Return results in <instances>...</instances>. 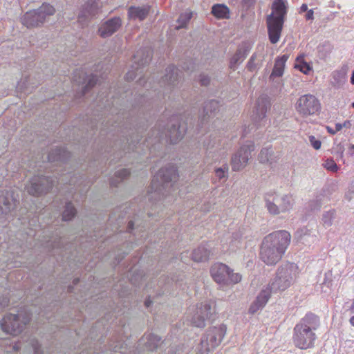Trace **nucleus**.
<instances>
[{
    "instance_id": "obj_1",
    "label": "nucleus",
    "mask_w": 354,
    "mask_h": 354,
    "mask_svg": "<svg viewBox=\"0 0 354 354\" xmlns=\"http://www.w3.org/2000/svg\"><path fill=\"white\" fill-rule=\"evenodd\" d=\"M151 102L142 96L140 101L136 104L132 110L129 113H117L116 119L114 123L117 124L120 129L121 136L123 138L124 149L129 153L134 151L136 145L142 138V133L145 130V124L142 122H138L140 115H145L148 106H150Z\"/></svg>"
},
{
    "instance_id": "obj_2",
    "label": "nucleus",
    "mask_w": 354,
    "mask_h": 354,
    "mask_svg": "<svg viewBox=\"0 0 354 354\" xmlns=\"http://www.w3.org/2000/svg\"><path fill=\"white\" fill-rule=\"evenodd\" d=\"M290 238V234L286 230L276 231L266 236L261 248L262 261L268 265L276 264L285 253Z\"/></svg>"
},
{
    "instance_id": "obj_3",
    "label": "nucleus",
    "mask_w": 354,
    "mask_h": 354,
    "mask_svg": "<svg viewBox=\"0 0 354 354\" xmlns=\"http://www.w3.org/2000/svg\"><path fill=\"white\" fill-rule=\"evenodd\" d=\"M186 130V125L180 122L178 115H172L167 125L160 122L158 129L151 130L146 140L147 145H155L163 138H169L171 144H175L183 138Z\"/></svg>"
},
{
    "instance_id": "obj_4",
    "label": "nucleus",
    "mask_w": 354,
    "mask_h": 354,
    "mask_svg": "<svg viewBox=\"0 0 354 354\" xmlns=\"http://www.w3.org/2000/svg\"><path fill=\"white\" fill-rule=\"evenodd\" d=\"M177 177V169L174 165H169L161 168L153 177L149 194H154L157 200L171 194L175 190Z\"/></svg>"
},
{
    "instance_id": "obj_5",
    "label": "nucleus",
    "mask_w": 354,
    "mask_h": 354,
    "mask_svg": "<svg viewBox=\"0 0 354 354\" xmlns=\"http://www.w3.org/2000/svg\"><path fill=\"white\" fill-rule=\"evenodd\" d=\"M319 324V317L314 314H307L294 328L293 342L301 349H306L313 346L316 339L314 330Z\"/></svg>"
},
{
    "instance_id": "obj_6",
    "label": "nucleus",
    "mask_w": 354,
    "mask_h": 354,
    "mask_svg": "<svg viewBox=\"0 0 354 354\" xmlns=\"http://www.w3.org/2000/svg\"><path fill=\"white\" fill-rule=\"evenodd\" d=\"M287 4L286 0H274L272 12L267 17L268 35L272 44H276L279 39L287 13Z\"/></svg>"
},
{
    "instance_id": "obj_7",
    "label": "nucleus",
    "mask_w": 354,
    "mask_h": 354,
    "mask_svg": "<svg viewBox=\"0 0 354 354\" xmlns=\"http://www.w3.org/2000/svg\"><path fill=\"white\" fill-rule=\"evenodd\" d=\"M297 267L295 263H287L278 268L277 274L272 282L265 289L272 293L283 291L287 289L296 276Z\"/></svg>"
},
{
    "instance_id": "obj_8",
    "label": "nucleus",
    "mask_w": 354,
    "mask_h": 354,
    "mask_svg": "<svg viewBox=\"0 0 354 354\" xmlns=\"http://www.w3.org/2000/svg\"><path fill=\"white\" fill-rule=\"evenodd\" d=\"M30 320L31 314L29 312H25L24 314L21 313L17 315L9 313L6 315L0 322V328L3 332L15 336L23 331Z\"/></svg>"
},
{
    "instance_id": "obj_9",
    "label": "nucleus",
    "mask_w": 354,
    "mask_h": 354,
    "mask_svg": "<svg viewBox=\"0 0 354 354\" xmlns=\"http://www.w3.org/2000/svg\"><path fill=\"white\" fill-rule=\"evenodd\" d=\"M226 333V326L224 324L209 328L201 337V343L198 347V354H207L218 346Z\"/></svg>"
},
{
    "instance_id": "obj_10",
    "label": "nucleus",
    "mask_w": 354,
    "mask_h": 354,
    "mask_svg": "<svg viewBox=\"0 0 354 354\" xmlns=\"http://www.w3.org/2000/svg\"><path fill=\"white\" fill-rule=\"evenodd\" d=\"M211 276L214 281L224 288L231 284H236L241 281V275L234 273L227 265L221 263H214L210 270Z\"/></svg>"
},
{
    "instance_id": "obj_11",
    "label": "nucleus",
    "mask_w": 354,
    "mask_h": 354,
    "mask_svg": "<svg viewBox=\"0 0 354 354\" xmlns=\"http://www.w3.org/2000/svg\"><path fill=\"white\" fill-rule=\"evenodd\" d=\"M55 8L48 3H43L37 10L27 12L23 17L22 24L28 28L39 26L43 24L50 16L55 14Z\"/></svg>"
},
{
    "instance_id": "obj_12",
    "label": "nucleus",
    "mask_w": 354,
    "mask_h": 354,
    "mask_svg": "<svg viewBox=\"0 0 354 354\" xmlns=\"http://www.w3.org/2000/svg\"><path fill=\"white\" fill-rule=\"evenodd\" d=\"M151 57L152 50L149 48L145 47L138 50L133 55L131 69L125 75L126 80L133 81L142 74L143 68L149 63Z\"/></svg>"
},
{
    "instance_id": "obj_13",
    "label": "nucleus",
    "mask_w": 354,
    "mask_h": 354,
    "mask_svg": "<svg viewBox=\"0 0 354 354\" xmlns=\"http://www.w3.org/2000/svg\"><path fill=\"white\" fill-rule=\"evenodd\" d=\"M266 206L270 214L277 215L290 210L292 206V197L287 194H267Z\"/></svg>"
},
{
    "instance_id": "obj_14",
    "label": "nucleus",
    "mask_w": 354,
    "mask_h": 354,
    "mask_svg": "<svg viewBox=\"0 0 354 354\" xmlns=\"http://www.w3.org/2000/svg\"><path fill=\"white\" fill-rule=\"evenodd\" d=\"M58 180L48 176H34L26 188L29 194L39 196L46 194Z\"/></svg>"
},
{
    "instance_id": "obj_15",
    "label": "nucleus",
    "mask_w": 354,
    "mask_h": 354,
    "mask_svg": "<svg viewBox=\"0 0 354 354\" xmlns=\"http://www.w3.org/2000/svg\"><path fill=\"white\" fill-rule=\"evenodd\" d=\"M295 107L299 114L306 117L317 113L320 109V103L314 95L307 94L298 99Z\"/></svg>"
},
{
    "instance_id": "obj_16",
    "label": "nucleus",
    "mask_w": 354,
    "mask_h": 354,
    "mask_svg": "<svg viewBox=\"0 0 354 354\" xmlns=\"http://www.w3.org/2000/svg\"><path fill=\"white\" fill-rule=\"evenodd\" d=\"M214 307V303L211 301L201 303L191 319L192 324L198 328L204 327L205 321L210 319L215 313Z\"/></svg>"
},
{
    "instance_id": "obj_17",
    "label": "nucleus",
    "mask_w": 354,
    "mask_h": 354,
    "mask_svg": "<svg viewBox=\"0 0 354 354\" xmlns=\"http://www.w3.org/2000/svg\"><path fill=\"white\" fill-rule=\"evenodd\" d=\"M254 150V145L252 142L243 145L232 157L231 165L232 170L237 171L243 169L251 158V152Z\"/></svg>"
},
{
    "instance_id": "obj_18",
    "label": "nucleus",
    "mask_w": 354,
    "mask_h": 354,
    "mask_svg": "<svg viewBox=\"0 0 354 354\" xmlns=\"http://www.w3.org/2000/svg\"><path fill=\"white\" fill-rule=\"evenodd\" d=\"M100 12V7L97 0H87L78 15V21L84 26L91 18L95 17Z\"/></svg>"
},
{
    "instance_id": "obj_19",
    "label": "nucleus",
    "mask_w": 354,
    "mask_h": 354,
    "mask_svg": "<svg viewBox=\"0 0 354 354\" xmlns=\"http://www.w3.org/2000/svg\"><path fill=\"white\" fill-rule=\"evenodd\" d=\"M73 81L78 84H85L82 88L81 97L86 95L90 89H91L99 81L97 75L91 74L90 75H86L82 71H75L73 76Z\"/></svg>"
},
{
    "instance_id": "obj_20",
    "label": "nucleus",
    "mask_w": 354,
    "mask_h": 354,
    "mask_svg": "<svg viewBox=\"0 0 354 354\" xmlns=\"http://www.w3.org/2000/svg\"><path fill=\"white\" fill-rule=\"evenodd\" d=\"M104 122L105 120H103L102 122V127L100 128V133L104 135V133H106L107 134H110L113 136L115 135L117 136V138L115 139L114 145L113 146V148H115L113 149V151H115V149H122L124 152L129 153L127 150L124 149V144L122 145L123 138L121 136V133L120 131V129L117 127V124H115L114 121L111 124L110 120L106 121L105 124H104Z\"/></svg>"
},
{
    "instance_id": "obj_21",
    "label": "nucleus",
    "mask_w": 354,
    "mask_h": 354,
    "mask_svg": "<svg viewBox=\"0 0 354 354\" xmlns=\"http://www.w3.org/2000/svg\"><path fill=\"white\" fill-rule=\"evenodd\" d=\"M288 59V56L287 55L278 57L275 60L274 68L269 77L270 82L277 88L281 87L283 84L281 77L283 75L285 64Z\"/></svg>"
},
{
    "instance_id": "obj_22",
    "label": "nucleus",
    "mask_w": 354,
    "mask_h": 354,
    "mask_svg": "<svg viewBox=\"0 0 354 354\" xmlns=\"http://www.w3.org/2000/svg\"><path fill=\"white\" fill-rule=\"evenodd\" d=\"M122 21L119 17H114L104 21H102L98 34L103 38H106L116 32L122 26Z\"/></svg>"
},
{
    "instance_id": "obj_23",
    "label": "nucleus",
    "mask_w": 354,
    "mask_h": 354,
    "mask_svg": "<svg viewBox=\"0 0 354 354\" xmlns=\"http://www.w3.org/2000/svg\"><path fill=\"white\" fill-rule=\"evenodd\" d=\"M19 204V201L8 192L0 194V216L11 213Z\"/></svg>"
},
{
    "instance_id": "obj_24",
    "label": "nucleus",
    "mask_w": 354,
    "mask_h": 354,
    "mask_svg": "<svg viewBox=\"0 0 354 354\" xmlns=\"http://www.w3.org/2000/svg\"><path fill=\"white\" fill-rule=\"evenodd\" d=\"M219 106L218 101L215 100H210L205 102L203 108V115L199 118L200 123L198 124V129L202 128L210 118H213L216 115L217 111H218Z\"/></svg>"
},
{
    "instance_id": "obj_25",
    "label": "nucleus",
    "mask_w": 354,
    "mask_h": 354,
    "mask_svg": "<svg viewBox=\"0 0 354 354\" xmlns=\"http://www.w3.org/2000/svg\"><path fill=\"white\" fill-rule=\"evenodd\" d=\"M71 158V153L64 148H55L52 149L46 158L50 162H62L67 165Z\"/></svg>"
},
{
    "instance_id": "obj_26",
    "label": "nucleus",
    "mask_w": 354,
    "mask_h": 354,
    "mask_svg": "<svg viewBox=\"0 0 354 354\" xmlns=\"http://www.w3.org/2000/svg\"><path fill=\"white\" fill-rule=\"evenodd\" d=\"M280 158L279 152H274L271 146L263 147L259 154L258 160L261 163L272 165Z\"/></svg>"
},
{
    "instance_id": "obj_27",
    "label": "nucleus",
    "mask_w": 354,
    "mask_h": 354,
    "mask_svg": "<svg viewBox=\"0 0 354 354\" xmlns=\"http://www.w3.org/2000/svg\"><path fill=\"white\" fill-rule=\"evenodd\" d=\"M180 73L181 72L174 65H169L165 70V74L162 77V81L165 84L174 86L178 83L181 77Z\"/></svg>"
},
{
    "instance_id": "obj_28",
    "label": "nucleus",
    "mask_w": 354,
    "mask_h": 354,
    "mask_svg": "<svg viewBox=\"0 0 354 354\" xmlns=\"http://www.w3.org/2000/svg\"><path fill=\"white\" fill-rule=\"evenodd\" d=\"M150 12V6H130L128 9V18L130 20L143 21Z\"/></svg>"
},
{
    "instance_id": "obj_29",
    "label": "nucleus",
    "mask_w": 354,
    "mask_h": 354,
    "mask_svg": "<svg viewBox=\"0 0 354 354\" xmlns=\"http://www.w3.org/2000/svg\"><path fill=\"white\" fill-rule=\"evenodd\" d=\"M270 107V103L268 97H261L256 102L254 111V120H261L266 115L268 110Z\"/></svg>"
},
{
    "instance_id": "obj_30",
    "label": "nucleus",
    "mask_w": 354,
    "mask_h": 354,
    "mask_svg": "<svg viewBox=\"0 0 354 354\" xmlns=\"http://www.w3.org/2000/svg\"><path fill=\"white\" fill-rule=\"evenodd\" d=\"M270 292L268 290H262L257 299L252 302L250 308L249 313L254 314L259 310H261L268 301L270 297Z\"/></svg>"
},
{
    "instance_id": "obj_31",
    "label": "nucleus",
    "mask_w": 354,
    "mask_h": 354,
    "mask_svg": "<svg viewBox=\"0 0 354 354\" xmlns=\"http://www.w3.org/2000/svg\"><path fill=\"white\" fill-rule=\"evenodd\" d=\"M249 49L245 46H239L230 62V67L235 71L237 66L246 58Z\"/></svg>"
},
{
    "instance_id": "obj_32",
    "label": "nucleus",
    "mask_w": 354,
    "mask_h": 354,
    "mask_svg": "<svg viewBox=\"0 0 354 354\" xmlns=\"http://www.w3.org/2000/svg\"><path fill=\"white\" fill-rule=\"evenodd\" d=\"M295 239L297 241L307 245L313 242L315 240V236L312 234L310 230L308 229L306 227H303L296 231Z\"/></svg>"
},
{
    "instance_id": "obj_33",
    "label": "nucleus",
    "mask_w": 354,
    "mask_h": 354,
    "mask_svg": "<svg viewBox=\"0 0 354 354\" xmlns=\"http://www.w3.org/2000/svg\"><path fill=\"white\" fill-rule=\"evenodd\" d=\"M161 338L153 333L146 334L140 340V342L144 344L146 348L149 351H153L156 349L164 342L160 344Z\"/></svg>"
},
{
    "instance_id": "obj_34",
    "label": "nucleus",
    "mask_w": 354,
    "mask_h": 354,
    "mask_svg": "<svg viewBox=\"0 0 354 354\" xmlns=\"http://www.w3.org/2000/svg\"><path fill=\"white\" fill-rule=\"evenodd\" d=\"M110 94L111 93H106V94L105 92L100 93L97 97L96 100L100 109L110 108L111 113H113L117 110V109L115 108L114 101L110 102Z\"/></svg>"
},
{
    "instance_id": "obj_35",
    "label": "nucleus",
    "mask_w": 354,
    "mask_h": 354,
    "mask_svg": "<svg viewBox=\"0 0 354 354\" xmlns=\"http://www.w3.org/2000/svg\"><path fill=\"white\" fill-rule=\"evenodd\" d=\"M347 69L342 67L340 70L335 71L332 73L331 84L335 88L341 87L346 82Z\"/></svg>"
},
{
    "instance_id": "obj_36",
    "label": "nucleus",
    "mask_w": 354,
    "mask_h": 354,
    "mask_svg": "<svg viewBox=\"0 0 354 354\" xmlns=\"http://www.w3.org/2000/svg\"><path fill=\"white\" fill-rule=\"evenodd\" d=\"M212 255L210 250L205 245H201L192 252V259L194 261L202 262L207 261Z\"/></svg>"
},
{
    "instance_id": "obj_37",
    "label": "nucleus",
    "mask_w": 354,
    "mask_h": 354,
    "mask_svg": "<svg viewBox=\"0 0 354 354\" xmlns=\"http://www.w3.org/2000/svg\"><path fill=\"white\" fill-rule=\"evenodd\" d=\"M212 14L218 19L230 18V10L224 4H216L212 8Z\"/></svg>"
},
{
    "instance_id": "obj_38",
    "label": "nucleus",
    "mask_w": 354,
    "mask_h": 354,
    "mask_svg": "<svg viewBox=\"0 0 354 354\" xmlns=\"http://www.w3.org/2000/svg\"><path fill=\"white\" fill-rule=\"evenodd\" d=\"M130 175V171L127 169H122L115 173V175L110 180V185L112 187H117L118 184Z\"/></svg>"
},
{
    "instance_id": "obj_39",
    "label": "nucleus",
    "mask_w": 354,
    "mask_h": 354,
    "mask_svg": "<svg viewBox=\"0 0 354 354\" xmlns=\"http://www.w3.org/2000/svg\"><path fill=\"white\" fill-rule=\"evenodd\" d=\"M64 208V209L62 212L63 221H70L76 215V209L71 202L65 201Z\"/></svg>"
},
{
    "instance_id": "obj_40",
    "label": "nucleus",
    "mask_w": 354,
    "mask_h": 354,
    "mask_svg": "<svg viewBox=\"0 0 354 354\" xmlns=\"http://www.w3.org/2000/svg\"><path fill=\"white\" fill-rule=\"evenodd\" d=\"M192 17V12L189 11H186L180 15L178 19H177V23L178 24L176 26V29L179 30L180 28H186L188 22Z\"/></svg>"
},
{
    "instance_id": "obj_41",
    "label": "nucleus",
    "mask_w": 354,
    "mask_h": 354,
    "mask_svg": "<svg viewBox=\"0 0 354 354\" xmlns=\"http://www.w3.org/2000/svg\"><path fill=\"white\" fill-rule=\"evenodd\" d=\"M295 67L304 74H308L312 69L310 65L304 59V57L297 58Z\"/></svg>"
},
{
    "instance_id": "obj_42",
    "label": "nucleus",
    "mask_w": 354,
    "mask_h": 354,
    "mask_svg": "<svg viewBox=\"0 0 354 354\" xmlns=\"http://www.w3.org/2000/svg\"><path fill=\"white\" fill-rule=\"evenodd\" d=\"M335 218V211L334 210H330L328 212H326L322 215V222L323 225L325 227H330L332 225L333 220Z\"/></svg>"
},
{
    "instance_id": "obj_43",
    "label": "nucleus",
    "mask_w": 354,
    "mask_h": 354,
    "mask_svg": "<svg viewBox=\"0 0 354 354\" xmlns=\"http://www.w3.org/2000/svg\"><path fill=\"white\" fill-rule=\"evenodd\" d=\"M332 50V46L329 43H324L318 46V52L322 58L326 57Z\"/></svg>"
},
{
    "instance_id": "obj_44",
    "label": "nucleus",
    "mask_w": 354,
    "mask_h": 354,
    "mask_svg": "<svg viewBox=\"0 0 354 354\" xmlns=\"http://www.w3.org/2000/svg\"><path fill=\"white\" fill-rule=\"evenodd\" d=\"M322 207V198L320 196H317L316 198L309 201L308 204V208L310 211L319 210Z\"/></svg>"
},
{
    "instance_id": "obj_45",
    "label": "nucleus",
    "mask_w": 354,
    "mask_h": 354,
    "mask_svg": "<svg viewBox=\"0 0 354 354\" xmlns=\"http://www.w3.org/2000/svg\"><path fill=\"white\" fill-rule=\"evenodd\" d=\"M228 166L227 165H223L222 167H219L215 170L216 177L221 180L227 177Z\"/></svg>"
},
{
    "instance_id": "obj_46",
    "label": "nucleus",
    "mask_w": 354,
    "mask_h": 354,
    "mask_svg": "<svg viewBox=\"0 0 354 354\" xmlns=\"http://www.w3.org/2000/svg\"><path fill=\"white\" fill-rule=\"evenodd\" d=\"M204 145L206 147L207 150L209 151V153H211V150L215 149V151L217 150L220 145L216 141L215 138L209 140L207 142H205Z\"/></svg>"
},
{
    "instance_id": "obj_47",
    "label": "nucleus",
    "mask_w": 354,
    "mask_h": 354,
    "mask_svg": "<svg viewBox=\"0 0 354 354\" xmlns=\"http://www.w3.org/2000/svg\"><path fill=\"white\" fill-rule=\"evenodd\" d=\"M324 167L331 171H337L338 167L333 160H327L324 165Z\"/></svg>"
},
{
    "instance_id": "obj_48",
    "label": "nucleus",
    "mask_w": 354,
    "mask_h": 354,
    "mask_svg": "<svg viewBox=\"0 0 354 354\" xmlns=\"http://www.w3.org/2000/svg\"><path fill=\"white\" fill-rule=\"evenodd\" d=\"M309 142H310V145H312V147L315 149L317 150V149H320L322 142L319 140L317 139L315 136H309Z\"/></svg>"
},
{
    "instance_id": "obj_49",
    "label": "nucleus",
    "mask_w": 354,
    "mask_h": 354,
    "mask_svg": "<svg viewBox=\"0 0 354 354\" xmlns=\"http://www.w3.org/2000/svg\"><path fill=\"white\" fill-rule=\"evenodd\" d=\"M255 61V55H252V57L250 58L248 64H247V68L250 71H254L257 68L256 64L254 62Z\"/></svg>"
},
{
    "instance_id": "obj_50",
    "label": "nucleus",
    "mask_w": 354,
    "mask_h": 354,
    "mask_svg": "<svg viewBox=\"0 0 354 354\" xmlns=\"http://www.w3.org/2000/svg\"><path fill=\"white\" fill-rule=\"evenodd\" d=\"M32 347L34 354H41V346L39 344L37 340H35V339L32 340Z\"/></svg>"
},
{
    "instance_id": "obj_51",
    "label": "nucleus",
    "mask_w": 354,
    "mask_h": 354,
    "mask_svg": "<svg viewBox=\"0 0 354 354\" xmlns=\"http://www.w3.org/2000/svg\"><path fill=\"white\" fill-rule=\"evenodd\" d=\"M112 349L113 351V352L115 353H124L125 352V348L123 346V344L122 343H120V342H118L117 343V344H115V346H112Z\"/></svg>"
},
{
    "instance_id": "obj_52",
    "label": "nucleus",
    "mask_w": 354,
    "mask_h": 354,
    "mask_svg": "<svg viewBox=\"0 0 354 354\" xmlns=\"http://www.w3.org/2000/svg\"><path fill=\"white\" fill-rule=\"evenodd\" d=\"M9 299L7 297L0 295V311L8 306Z\"/></svg>"
},
{
    "instance_id": "obj_53",
    "label": "nucleus",
    "mask_w": 354,
    "mask_h": 354,
    "mask_svg": "<svg viewBox=\"0 0 354 354\" xmlns=\"http://www.w3.org/2000/svg\"><path fill=\"white\" fill-rule=\"evenodd\" d=\"M199 81L202 86H207L209 84L210 78L208 75L203 74L201 75Z\"/></svg>"
},
{
    "instance_id": "obj_54",
    "label": "nucleus",
    "mask_w": 354,
    "mask_h": 354,
    "mask_svg": "<svg viewBox=\"0 0 354 354\" xmlns=\"http://www.w3.org/2000/svg\"><path fill=\"white\" fill-rule=\"evenodd\" d=\"M342 128H343V126H342V124H341V123H337L335 124V130L333 131H330V127H327L328 131L329 133H330L331 134L336 133L337 131H340Z\"/></svg>"
},
{
    "instance_id": "obj_55",
    "label": "nucleus",
    "mask_w": 354,
    "mask_h": 354,
    "mask_svg": "<svg viewBox=\"0 0 354 354\" xmlns=\"http://www.w3.org/2000/svg\"><path fill=\"white\" fill-rule=\"evenodd\" d=\"M79 282H80V279L78 278L74 279L73 281V286H69L68 287V292L70 293L73 292L74 286L77 285Z\"/></svg>"
},
{
    "instance_id": "obj_56",
    "label": "nucleus",
    "mask_w": 354,
    "mask_h": 354,
    "mask_svg": "<svg viewBox=\"0 0 354 354\" xmlns=\"http://www.w3.org/2000/svg\"><path fill=\"white\" fill-rule=\"evenodd\" d=\"M313 10H309L307 11V13L306 14V19L307 20H311V19H313Z\"/></svg>"
},
{
    "instance_id": "obj_57",
    "label": "nucleus",
    "mask_w": 354,
    "mask_h": 354,
    "mask_svg": "<svg viewBox=\"0 0 354 354\" xmlns=\"http://www.w3.org/2000/svg\"><path fill=\"white\" fill-rule=\"evenodd\" d=\"M135 222L133 221H130L128 223V232H131L134 229Z\"/></svg>"
},
{
    "instance_id": "obj_58",
    "label": "nucleus",
    "mask_w": 354,
    "mask_h": 354,
    "mask_svg": "<svg viewBox=\"0 0 354 354\" xmlns=\"http://www.w3.org/2000/svg\"><path fill=\"white\" fill-rule=\"evenodd\" d=\"M347 153L350 156H353L354 154V145H350L348 149Z\"/></svg>"
},
{
    "instance_id": "obj_59",
    "label": "nucleus",
    "mask_w": 354,
    "mask_h": 354,
    "mask_svg": "<svg viewBox=\"0 0 354 354\" xmlns=\"http://www.w3.org/2000/svg\"><path fill=\"white\" fill-rule=\"evenodd\" d=\"M354 193V191H352V192H348V193L346 194L345 195V197L346 199H348V201H351V198H353V194Z\"/></svg>"
},
{
    "instance_id": "obj_60",
    "label": "nucleus",
    "mask_w": 354,
    "mask_h": 354,
    "mask_svg": "<svg viewBox=\"0 0 354 354\" xmlns=\"http://www.w3.org/2000/svg\"><path fill=\"white\" fill-rule=\"evenodd\" d=\"M142 83H143V86H145V84H147V82L145 80L144 77L140 76V77H139V79H138V84H139L140 85H142Z\"/></svg>"
},
{
    "instance_id": "obj_61",
    "label": "nucleus",
    "mask_w": 354,
    "mask_h": 354,
    "mask_svg": "<svg viewBox=\"0 0 354 354\" xmlns=\"http://www.w3.org/2000/svg\"><path fill=\"white\" fill-rule=\"evenodd\" d=\"M151 303H152V301H151V300L150 299V298H148V299H147L145 300V306H146L147 308H149V307L151 306Z\"/></svg>"
},
{
    "instance_id": "obj_62",
    "label": "nucleus",
    "mask_w": 354,
    "mask_h": 354,
    "mask_svg": "<svg viewBox=\"0 0 354 354\" xmlns=\"http://www.w3.org/2000/svg\"><path fill=\"white\" fill-rule=\"evenodd\" d=\"M301 12H306L308 11V6L305 3L302 4L300 8Z\"/></svg>"
},
{
    "instance_id": "obj_63",
    "label": "nucleus",
    "mask_w": 354,
    "mask_h": 354,
    "mask_svg": "<svg viewBox=\"0 0 354 354\" xmlns=\"http://www.w3.org/2000/svg\"><path fill=\"white\" fill-rule=\"evenodd\" d=\"M26 84H25V82H18V85H17V87L19 88L20 89H22L24 88V87H26Z\"/></svg>"
},
{
    "instance_id": "obj_64",
    "label": "nucleus",
    "mask_w": 354,
    "mask_h": 354,
    "mask_svg": "<svg viewBox=\"0 0 354 354\" xmlns=\"http://www.w3.org/2000/svg\"><path fill=\"white\" fill-rule=\"evenodd\" d=\"M351 83L354 85V71H353L351 75Z\"/></svg>"
}]
</instances>
